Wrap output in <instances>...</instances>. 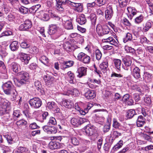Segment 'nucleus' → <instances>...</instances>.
Returning <instances> with one entry per match:
<instances>
[{
	"label": "nucleus",
	"instance_id": "obj_27",
	"mask_svg": "<svg viewBox=\"0 0 153 153\" xmlns=\"http://www.w3.org/2000/svg\"><path fill=\"white\" fill-rule=\"evenodd\" d=\"M132 74L135 78L139 79L140 77V69L137 67H135L133 70Z\"/></svg>",
	"mask_w": 153,
	"mask_h": 153
},
{
	"label": "nucleus",
	"instance_id": "obj_58",
	"mask_svg": "<svg viewBox=\"0 0 153 153\" xmlns=\"http://www.w3.org/2000/svg\"><path fill=\"white\" fill-rule=\"evenodd\" d=\"M19 10L23 14H27L28 12V9L23 6L20 7Z\"/></svg>",
	"mask_w": 153,
	"mask_h": 153
},
{
	"label": "nucleus",
	"instance_id": "obj_29",
	"mask_svg": "<svg viewBox=\"0 0 153 153\" xmlns=\"http://www.w3.org/2000/svg\"><path fill=\"white\" fill-rule=\"evenodd\" d=\"M71 122L73 125L76 127L81 125L80 118L79 117H73L71 120Z\"/></svg>",
	"mask_w": 153,
	"mask_h": 153
},
{
	"label": "nucleus",
	"instance_id": "obj_4",
	"mask_svg": "<svg viewBox=\"0 0 153 153\" xmlns=\"http://www.w3.org/2000/svg\"><path fill=\"white\" fill-rule=\"evenodd\" d=\"M96 31L99 35L102 36L110 32V29L107 25H99L96 27Z\"/></svg>",
	"mask_w": 153,
	"mask_h": 153
},
{
	"label": "nucleus",
	"instance_id": "obj_33",
	"mask_svg": "<svg viewBox=\"0 0 153 153\" xmlns=\"http://www.w3.org/2000/svg\"><path fill=\"white\" fill-rule=\"evenodd\" d=\"M16 152L19 153H28L29 152V151L26 147H20L17 148L16 150H14L13 152Z\"/></svg>",
	"mask_w": 153,
	"mask_h": 153
},
{
	"label": "nucleus",
	"instance_id": "obj_47",
	"mask_svg": "<svg viewBox=\"0 0 153 153\" xmlns=\"http://www.w3.org/2000/svg\"><path fill=\"white\" fill-rule=\"evenodd\" d=\"M91 21V23L93 25H95L96 21V17L95 15L94 14H91L90 16L88 17Z\"/></svg>",
	"mask_w": 153,
	"mask_h": 153
},
{
	"label": "nucleus",
	"instance_id": "obj_49",
	"mask_svg": "<svg viewBox=\"0 0 153 153\" xmlns=\"http://www.w3.org/2000/svg\"><path fill=\"white\" fill-rule=\"evenodd\" d=\"M56 124V122L55 119L53 117H51L48 123V125L51 126V125H55Z\"/></svg>",
	"mask_w": 153,
	"mask_h": 153
},
{
	"label": "nucleus",
	"instance_id": "obj_43",
	"mask_svg": "<svg viewBox=\"0 0 153 153\" xmlns=\"http://www.w3.org/2000/svg\"><path fill=\"white\" fill-rule=\"evenodd\" d=\"M39 60L41 62L46 65H47V64L49 62V59L45 56H42L40 58Z\"/></svg>",
	"mask_w": 153,
	"mask_h": 153
},
{
	"label": "nucleus",
	"instance_id": "obj_37",
	"mask_svg": "<svg viewBox=\"0 0 153 153\" xmlns=\"http://www.w3.org/2000/svg\"><path fill=\"white\" fill-rule=\"evenodd\" d=\"M34 85L37 90L43 94L44 93L42 92V86L41 83L38 80H36L34 82ZM43 92V91H42Z\"/></svg>",
	"mask_w": 153,
	"mask_h": 153
},
{
	"label": "nucleus",
	"instance_id": "obj_39",
	"mask_svg": "<svg viewBox=\"0 0 153 153\" xmlns=\"http://www.w3.org/2000/svg\"><path fill=\"white\" fill-rule=\"evenodd\" d=\"M123 141L122 140H120L119 142L113 147V149L115 151H117L122 147L123 145Z\"/></svg>",
	"mask_w": 153,
	"mask_h": 153
},
{
	"label": "nucleus",
	"instance_id": "obj_13",
	"mask_svg": "<svg viewBox=\"0 0 153 153\" xmlns=\"http://www.w3.org/2000/svg\"><path fill=\"white\" fill-rule=\"evenodd\" d=\"M128 13H127L128 18L131 19L133 17L136 15L137 11L134 7L129 6L127 7Z\"/></svg>",
	"mask_w": 153,
	"mask_h": 153
},
{
	"label": "nucleus",
	"instance_id": "obj_60",
	"mask_svg": "<svg viewBox=\"0 0 153 153\" xmlns=\"http://www.w3.org/2000/svg\"><path fill=\"white\" fill-rule=\"evenodd\" d=\"M145 48L146 51L153 53V46H145Z\"/></svg>",
	"mask_w": 153,
	"mask_h": 153
},
{
	"label": "nucleus",
	"instance_id": "obj_32",
	"mask_svg": "<svg viewBox=\"0 0 153 153\" xmlns=\"http://www.w3.org/2000/svg\"><path fill=\"white\" fill-rule=\"evenodd\" d=\"M126 116L128 119H131L136 114L134 109H131L128 110Z\"/></svg>",
	"mask_w": 153,
	"mask_h": 153
},
{
	"label": "nucleus",
	"instance_id": "obj_42",
	"mask_svg": "<svg viewBox=\"0 0 153 153\" xmlns=\"http://www.w3.org/2000/svg\"><path fill=\"white\" fill-rule=\"evenodd\" d=\"M132 37L131 34L129 33H127L126 34V36L123 39V42L126 43L128 41H131L132 40Z\"/></svg>",
	"mask_w": 153,
	"mask_h": 153
},
{
	"label": "nucleus",
	"instance_id": "obj_12",
	"mask_svg": "<svg viewBox=\"0 0 153 153\" xmlns=\"http://www.w3.org/2000/svg\"><path fill=\"white\" fill-rule=\"evenodd\" d=\"M97 128L94 126H87L85 129V133L87 135L91 136L97 134Z\"/></svg>",
	"mask_w": 153,
	"mask_h": 153
},
{
	"label": "nucleus",
	"instance_id": "obj_6",
	"mask_svg": "<svg viewBox=\"0 0 153 153\" xmlns=\"http://www.w3.org/2000/svg\"><path fill=\"white\" fill-rule=\"evenodd\" d=\"M77 58L79 61L86 64H89L91 60L90 56L83 52H81L78 54Z\"/></svg>",
	"mask_w": 153,
	"mask_h": 153
},
{
	"label": "nucleus",
	"instance_id": "obj_30",
	"mask_svg": "<svg viewBox=\"0 0 153 153\" xmlns=\"http://www.w3.org/2000/svg\"><path fill=\"white\" fill-rule=\"evenodd\" d=\"M30 46V44L27 39L24 40L20 44V46L23 48L26 49L29 48Z\"/></svg>",
	"mask_w": 153,
	"mask_h": 153
},
{
	"label": "nucleus",
	"instance_id": "obj_36",
	"mask_svg": "<svg viewBox=\"0 0 153 153\" xmlns=\"http://www.w3.org/2000/svg\"><path fill=\"white\" fill-rule=\"evenodd\" d=\"M18 42L16 41L13 42L10 44V49L12 51H16L18 49Z\"/></svg>",
	"mask_w": 153,
	"mask_h": 153
},
{
	"label": "nucleus",
	"instance_id": "obj_17",
	"mask_svg": "<svg viewBox=\"0 0 153 153\" xmlns=\"http://www.w3.org/2000/svg\"><path fill=\"white\" fill-rule=\"evenodd\" d=\"M43 79L46 84L47 85H50L53 84L54 80V78L53 76L48 74L44 75Z\"/></svg>",
	"mask_w": 153,
	"mask_h": 153
},
{
	"label": "nucleus",
	"instance_id": "obj_61",
	"mask_svg": "<svg viewBox=\"0 0 153 153\" xmlns=\"http://www.w3.org/2000/svg\"><path fill=\"white\" fill-rule=\"evenodd\" d=\"M113 122V126L115 128H118L120 125V123L115 119H114Z\"/></svg>",
	"mask_w": 153,
	"mask_h": 153
},
{
	"label": "nucleus",
	"instance_id": "obj_57",
	"mask_svg": "<svg viewBox=\"0 0 153 153\" xmlns=\"http://www.w3.org/2000/svg\"><path fill=\"white\" fill-rule=\"evenodd\" d=\"M27 123L26 121L23 120H21L17 121L16 122V124L18 126H25Z\"/></svg>",
	"mask_w": 153,
	"mask_h": 153
},
{
	"label": "nucleus",
	"instance_id": "obj_52",
	"mask_svg": "<svg viewBox=\"0 0 153 153\" xmlns=\"http://www.w3.org/2000/svg\"><path fill=\"white\" fill-rule=\"evenodd\" d=\"M71 142L74 145H78L79 142L77 139L75 137H72L70 139Z\"/></svg>",
	"mask_w": 153,
	"mask_h": 153
},
{
	"label": "nucleus",
	"instance_id": "obj_46",
	"mask_svg": "<svg viewBox=\"0 0 153 153\" xmlns=\"http://www.w3.org/2000/svg\"><path fill=\"white\" fill-rule=\"evenodd\" d=\"M39 51V48L35 46L32 47L30 49L29 52L31 54L37 53Z\"/></svg>",
	"mask_w": 153,
	"mask_h": 153
},
{
	"label": "nucleus",
	"instance_id": "obj_1",
	"mask_svg": "<svg viewBox=\"0 0 153 153\" xmlns=\"http://www.w3.org/2000/svg\"><path fill=\"white\" fill-rule=\"evenodd\" d=\"M56 7L59 11L62 12L64 11L65 7V5L69 4L74 7V10L78 12H81L83 10V6L80 3L73 2L69 0H56Z\"/></svg>",
	"mask_w": 153,
	"mask_h": 153
},
{
	"label": "nucleus",
	"instance_id": "obj_15",
	"mask_svg": "<svg viewBox=\"0 0 153 153\" xmlns=\"http://www.w3.org/2000/svg\"><path fill=\"white\" fill-rule=\"evenodd\" d=\"M47 107L50 109H51L54 111L55 112H59L60 110L56 104L53 102H48Z\"/></svg>",
	"mask_w": 153,
	"mask_h": 153
},
{
	"label": "nucleus",
	"instance_id": "obj_35",
	"mask_svg": "<svg viewBox=\"0 0 153 153\" xmlns=\"http://www.w3.org/2000/svg\"><path fill=\"white\" fill-rule=\"evenodd\" d=\"M140 42L143 45L151 44V42L144 36H141L140 37Z\"/></svg>",
	"mask_w": 153,
	"mask_h": 153
},
{
	"label": "nucleus",
	"instance_id": "obj_20",
	"mask_svg": "<svg viewBox=\"0 0 153 153\" xmlns=\"http://www.w3.org/2000/svg\"><path fill=\"white\" fill-rule=\"evenodd\" d=\"M63 95H69L70 94L74 97H77L79 95V91L76 89H74L71 90H68L66 92L63 93Z\"/></svg>",
	"mask_w": 153,
	"mask_h": 153
},
{
	"label": "nucleus",
	"instance_id": "obj_22",
	"mask_svg": "<svg viewBox=\"0 0 153 153\" xmlns=\"http://www.w3.org/2000/svg\"><path fill=\"white\" fill-rule=\"evenodd\" d=\"M145 123V119L143 116L141 115L138 116L136 121L137 126L138 127H142Z\"/></svg>",
	"mask_w": 153,
	"mask_h": 153
},
{
	"label": "nucleus",
	"instance_id": "obj_56",
	"mask_svg": "<svg viewBox=\"0 0 153 153\" xmlns=\"http://www.w3.org/2000/svg\"><path fill=\"white\" fill-rule=\"evenodd\" d=\"M16 15V13L15 12L11 11L10 13V22H15V16Z\"/></svg>",
	"mask_w": 153,
	"mask_h": 153
},
{
	"label": "nucleus",
	"instance_id": "obj_62",
	"mask_svg": "<svg viewBox=\"0 0 153 153\" xmlns=\"http://www.w3.org/2000/svg\"><path fill=\"white\" fill-rule=\"evenodd\" d=\"M110 126L111 125L110 124L105 125L103 128V131L104 132L106 133L110 129Z\"/></svg>",
	"mask_w": 153,
	"mask_h": 153
},
{
	"label": "nucleus",
	"instance_id": "obj_28",
	"mask_svg": "<svg viewBox=\"0 0 153 153\" xmlns=\"http://www.w3.org/2000/svg\"><path fill=\"white\" fill-rule=\"evenodd\" d=\"M93 106V105L91 103H89L87 105L86 108H84V109L79 108L78 110L79 111L80 113L83 115H85L87 113L88 111Z\"/></svg>",
	"mask_w": 153,
	"mask_h": 153
},
{
	"label": "nucleus",
	"instance_id": "obj_16",
	"mask_svg": "<svg viewBox=\"0 0 153 153\" xmlns=\"http://www.w3.org/2000/svg\"><path fill=\"white\" fill-rule=\"evenodd\" d=\"M19 54L20 55V60L25 64H27L30 59L29 55L22 52H20Z\"/></svg>",
	"mask_w": 153,
	"mask_h": 153
},
{
	"label": "nucleus",
	"instance_id": "obj_48",
	"mask_svg": "<svg viewBox=\"0 0 153 153\" xmlns=\"http://www.w3.org/2000/svg\"><path fill=\"white\" fill-rule=\"evenodd\" d=\"M95 54L96 56V59L98 60H99L101 59L102 54L99 49H97L95 51Z\"/></svg>",
	"mask_w": 153,
	"mask_h": 153
},
{
	"label": "nucleus",
	"instance_id": "obj_59",
	"mask_svg": "<svg viewBox=\"0 0 153 153\" xmlns=\"http://www.w3.org/2000/svg\"><path fill=\"white\" fill-rule=\"evenodd\" d=\"M102 139L100 138L99 139L97 142V147L99 150H100L101 148V147L102 144Z\"/></svg>",
	"mask_w": 153,
	"mask_h": 153
},
{
	"label": "nucleus",
	"instance_id": "obj_23",
	"mask_svg": "<svg viewBox=\"0 0 153 153\" xmlns=\"http://www.w3.org/2000/svg\"><path fill=\"white\" fill-rule=\"evenodd\" d=\"M102 41L104 42H108L111 45H114L115 46H118V44L117 41L112 37H109L107 39H102Z\"/></svg>",
	"mask_w": 153,
	"mask_h": 153
},
{
	"label": "nucleus",
	"instance_id": "obj_5",
	"mask_svg": "<svg viewBox=\"0 0 153 153\" xmlns=\"http://www.w3.org/2000/svg\"><path fill=\"white\" fill-rule=\"evenodd\" d=\"M29 103L32 108H37L42 105V102L39 98L34 97L30 100Z\"/></svg>",
	"mask_w": 153,
	"mask_h": 153
},
{
	"label": "nucleus",
	"instance_id": "obj_45",
	"mask_svg": "<svg viewBox=\"0 0 153 153\" xmlns=\"http://www.w3.org/2000/svg\"><path fill=\"white\" fill-rule=\"evenodd\" d=\"M68 75L69 78V82L70 83H74V79L75 77L74 74L72 73L71 71H68Z\"/></svg>",
	"mask_w": 153,
	"mask_h": 153
},
{
	"label": "nucleus",
	"instance_id": "obj_10",
	"mask_svg": "<svg viewBox=\"0 0 153 153\" xmlns=\"http://www.w3.org/2000/svg\"><path fill=\"white\" fill-rule=\"evenodd\" d=\"M114 12L112 5L108 4L107 6V9L105 11V16L107 20L110 19L113 16Z\"/></svg>",
	"mask_w": 153,
	"mask_h": 153
},
{
	"label": "nucleus",
	"instance_id": "obj_24",
	"mask_svg": "<svg viewBox=\"0 0 153 153\" xmlns=\"http://www.w3.org/2000/svg\"><path fill=\"white\" fill-rule=\"evenodd\" d=\"M76 21L80 25H83L86 23L87 20L85 15L81 14L77 18Z\"/></svg>",
	"mask_w": 153,
	"mask_h": 153
},
{
	"label": "nucleus",
	"instance_id": "obj_38",
	"mask_svg": "<svg viewBox=\"0 0 153 153\" xmlns=\"http://www.w3.org/2000/svg\"><path fill=\"white\" fill-rule=\"evenodd\" d=\"M63 47L67 51H70L72 50V45L69 42H65L63 44Z\"/></svg>",
	"mask_w": 153,
	"mask_h": 153
},
{
	"label": "nucleus",
	"instance_id": "obj_14",
	"mask_svg": "<svg viewBox=\"0 0 153 153\" xmlns=\"http://www.w3.org/2000/svg\"><path fill=\"white\" fill-rule=\"evenodd\" d=\"M87 68L85 67L79 68L77 70L76 73L77 77L80 78L86 75Z\"/></svg>",
	"mask_w": 153,
	"mask_h": 153
},
{
	"label": "nucleus",
	"instance_id": "obj_51",
	"mask_svg": "<svg viewBox=\"0 0 153 153\" xmlns=\"http://www.w3.org/2000/svg\"><path fill=\"white\" fill-rule=\"evenodd\" d=\"M41 18L42 20L45 21H47L50 19L49 15L47 13H44L41 15Z\"/></svg>",
	"mask_w": 153,
	"mask_h": 153
},
{
	"label": "nucleus",
	"instance_id": "obj_64",
	"mask_svg": "<svg viewBox=\"0 0 153 153\" xmlns=\"http://www.w3.org/2000/svg\"><path fill=\"white\" fill-rule=\"evenodd\" d=\"M123 23L125 25L130 26L131 25L128 20L126 18L124 19L123 20Z\"/></svg>",
	"mask_w": 153,
	"mask_h": 153
},
{
	"label": "nucleus",
	"instance_id": "obj_9",
	"mask_svg": "<svg viewBox=\"0 0 153 153\" xmlns=\"http://www.w3.org/2000/svg\"><path fill=\"white\" fill-rule=\"evenodd\" d=\"M123 62L124 65L122 66L123 68L126 70L128 71L130 68L132 63V61L129 56H126L123 59Z\"/></svg>",
	"mask_w": 153,
	"mask_h": 153
},
{
	"label": "nucleus",
	"instance_id": "obj_53",
	"mask_svg": "<svg viewBox=\"0 0 153 153\" xmlns=\"http://www.w3.org/2000/svg\"><path fill=\"white\" fill-rule=\"evenodd\" d=\"M120 6L124 7L127 5L128 3V0H118Z\"/></svg>",
	"mask_w": 153,
	"mask_h": 153
},
{
	"label": "nucleus",
	"instance_id": "obj_8",
	"mask_svg": "<svg viewBox=\"0 0 153 153\" xmlns=\"http://www.w3.org/2000/svg\"><path fill=\"white\" fill-rule=\"evenodd\" d=\"M64 144L55 141H51L48 144V147L51 150L57 149L62 148Z\"/></svg>",
	"mask_w": 153,
	"mask_h": 153
},
{
	"label": "nucleus",
	"instance_id": "obj_19",
	"mask_svg": "<svg viewBox=\"0 0 153 153\" xmlns=\"http://www.w3.org/2000/svg\"><path fill=\"white\" fill-rule=\"evenodd\" d=\"M108 62L107 60H105L100 65V67L104 73H106L108 70Z\"/></svg>",
	"mask_w": 153,
	"mask_h": 153
},
{
	"label": "nucleus",
	"instance_id": "obj_11",
	"mask_svg": "<svg viewBox=\"0 0 153 153\" xmlns=\"http://www.w3.org/2000/svg\"><path fill=\"white\" fill-rule=\"evenodd\" d=\"M43 129L45 132L49 134H54L57 132V129L53 126L46 125L43 127Z\"/></svg>",
	"mask_w": 153,
	"mask_h": 153
},
{
	"label": "nucleus",
	"instance_id": "obj_55",
	"mask_svg": "<svg viewBox=\"0 0 153 153\" xmlns=\"http://www.w3.org/2000/svg\"><path fill=\"white\" fill-rule=\"evenodd\" d=\"M121 98V96L118 93H116L115 94L114 100L117 104L118 105L117 101L118 100H120Z\"/></svg>",
	"mask_w": 153,
	"mask_h": 153
},
{
	"label": "nucleus",
	"instance_id": "obj_34",
	"mask_svg": "<svg viewBox=\"0 0 153 153\" xmlns=\"http://www.w3.org/2000/svg\"><path fill=\"white\" fill-rule=\"evenodd\" d=\"M11 69L15 73L18 72L20 70L19 65L16 63L13 62L11 64Z\"/></svg>",
	"mask_w": 153,
	"mask_h": 153
},
{
	"label": "nucleus",
	"instance_id": "obj_41",
	"mask_svg": "<svg viewBox=\"0 0 153 153\" xmlns=\"http://www.w3.org/2000/svg\"><path fill=\"white\" fill-rule=\"evenodd\" d=\"M152 27V23L147 22L145 24V26L143 28V31L144 32H147Z\"/></svg>",
	"mask_w": 153,
	"mask_h": 153
},
{
	"label": "nucleus",
	"instance_id": "obj_54",
	"mask_svg": "<svg viewBox=\"0 0 153 153\" xmlns=\"http://www.w3.org/2000/svg\"><path fill=\"white\" fill-rule=\"evenodd\" d=\"M106 2V0H97V5L99 7L102 6L104 5Z\"/></svg>",
	"mask_w": 153,
	"mask_h": 153
},
{
	"label": "nucleus",
	"instance_id": "obj_40",
	"mask_svg": "<svg viewBox=\"0 0 153 153\" xmlns=\"http://www.w3.org/2000/svg\"><path fill=\"white\" fill-rule=\"evenodd\" d=\"M144 17L142 14L137 17L134 19V22L137 24H139L142 22L143 20Z\"/></svg>",
	"mask_w": 153,
	"mask_h": 153
},
{
	"label": "nucleus",
	"instance_id": "obj_44",
	"mask_svg": "<svg viewBox=\"0 0 153 153\" xmlns=\"http://www.w3.org/2000/svg\"><path fill=\"white\" fill-rule=\"evenodd\" d=\"M11 93V95L10 97V99L12 101H15L16 100V97L18 96L16 95L17 92L13 90L12 91L10 90V93Z\"/></svg>",
	"mask_w": 153,
	"mask_h": 153
},
{
	"label": "nucleus",
	"instance_id": "obj_63",
	"mask_svg": "<svg viewBox=\"0 0 153 153\" xmlns=\"http://www.w3.org/2000/svg\"><path fill=\"white\" fill-rule=\"evenodd\" d=\"M113 135L115 138H118L119 136L122 135V134L117 131H113L112 133Z\"/></svg>",
	"mask_w": 153,
	"mask_h": 153
},
{
	"label": "nucleus",
	"instance_id": "obj_31",
	"mask_svg": "<svg viewBox=\"0 0 153 153\" xmlns=\"http://www.w3.org/2000/svg\"><path fill=\"white\" fill-rule=\"evenodd\" d=\"M113 62L116 68L119 71H120L121 61L120 59H114L113 60Z\"/></svg>",
	"mask_w": 153,
	"mask_h": 153
},
{
	"label": "nucleus",
	"instance_id": "obj_25",
	"mask_svg": "<svg viewBox=\"0 0 153 153\" xmlns=\"http://www.w3.org/2000/svg\"><path fill=\"white\" fill-rule=\"evenodd\" d=\"M62 23L64 27L67 29H73V25L71 20H63L62 19Z\"/></svg>",
	"mask_w": 153,
	"mask_h": 153
},
{
	"label": "nucleus",
	"instance_id": "obj_7",
	"mask_svg": "<svg viewBox=\"0 0 153 153\" xmlns=\"http://www.w3.org/2000/svg\"><path fill=\"white\" fill-rule=\"evenodd\" d=\"M32 24L31 22L29 19L25 20L23 24L21 25L19 27V30L21 31L27 30L31 27Z\"/></svg>",
	"mask_w": 153,
	"mask_h": 153
},
{
	"label": "nucleus",
	"instance_id": "obj_26",
	"mask_svg": "<svg viewBox=\"0 0 153 153\" xmlns=\"http://www.w3.org/2000/svg\"><path fill=\"white\" fill-rule=\"evenodd\" d=\"M23 113L26 118H29L30 117V108L27 104H24Z\"/></svg>",
	"mask_w": 153,
	"mask_h": 153
},
{
	"label": "nucleus",
	"instance_id": "obj_18",
	"mask_svg": "<svg viewBox=\"0 0 153 153\" xmlns=\"http://www.w3.org/2000/svg\"><path fill=\"white\" fill-rule=\"evenodd\" d=\"M62 104L66 108L71 109L74 107L73 101L70 99H65L63 100Z\"/></svg>",
	"mask_w": 153,
	"mask_h": 153
},
{
	"label": "nucleus",
	"instance_id": "obj_2",
	"mask_svg": "<svg viewBox=\"0 0 153 153\" xmlns=\"http://www.w3.org/2000/svg\"><path fill=\"white\" fill-rule=\"evenodd\" d=\"M48 33L49 34L52 35L51 37L53 39L59 38L63 34L62 30L56 25H51L49 26Z\"/></svg>",
	"mask_w": 153,
	"mask_h": 153
},
{
	"label": "nucleus",
	"instance_id": "obj_21",
	"mask_svg": "<svg viewBox=\"0 0 153 153\" xmlns=\"http://www.w3.org/2000/svg\"><path fill=\"white\" fill-rule=\"evenodd\" d=\"M96 93L94 90H88L85 94V96L88 99H92L96 97Z\"/></svg>",
	"mask_w": 153,
	"mask_h": 153
},
{
	"label": "nucleus",
	"instance_id": "obj_50",
	"mask_svg": "<svg viewBox=\"0 0 153 153\" xmlns=\"http://www.w3.org/2000/svg\"><path fill=\"white\" fill-rule=\"evenodd\" d=\"M125 50L127 52L131 53L132 54L134 53L135 52V49L133 48H132L131 47H129L127 46H125Z\"/></svg>",
	"mask_w": 153,
	"mask_h": 153
},
{
	"label": "nucleus",
	"instance_id": "obj_3",
	"mask_svg": "<svg viewBox=\"0 0 153 153\" xmlns=\"http://www.w3.org/2000/svg\"><path fill=\"white\" fill-rule=\"evenodd\" d=\"M18 79L14 78L13 79L14 83L20 86L26 83L28 81V74L25 71H22L17 74Z\"/></svg>",
	"mask_w": 153,
	"mask_h": 153
}]
</instances>
